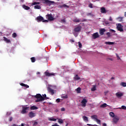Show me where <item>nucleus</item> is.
I'll return each mask as SVG.
<instances>
[{"mask_svg": "<svg viewBox=\"0 0 126 126\" xmlns=\"http://www.w3.org/2000/svg\"><path fill=\"white\" fill-rule=\"evenodd\" d=\"M34 97L37 98L35 102H42V101H44V100H45V98H44V97L40 94H38L35 95Z\"/></svg>", "mask_w": 126, "mask_h": 126, "instance_id": "obj_1", "label": "nucleus"}, {"mask_svg": "<svg viewBox=\"0 0 126 126\" xmlns=\"http://www.w3.org/2000/svg\"><path fill=\"white\" fill-rule=\"evenodd\" d=\"M92 119L95 120L98 125H101V120L98 119L97 115H93L91 116Z\"/></svg>", "mask_w": 126, "mask_h": 126, "instance_id": "obj_2", "label": "nucleus"}, {"mask_svg": "<svg viewBox=\"0 0 126 126\" xmlns=\"http://www.w3.org/2000/svg\"><path fill=\"white\" fill-rule=\"evenodd\" d=\"M45 75L50 77V76H56V74L55 73H49L48 71L44 72Z\"/></svg>", "mask_w": 126, "mask_h": 126, "instance_id": "obj_3", "label": "nucleus"}, {"mask_svg": "<svg viewBox=\"0 0 126 126\" xmlns=\"http://www.w3.org/2000/svg\"><path fill=\"white\" fill-rule=\"evenodd\" d=\"M123 25L121 24H118L117 26V29L118 31H120V32H123L124 29H123Z\"/></svg>", "mask_w": 126, "mask_h": 126, "instance_id": "obj_4", "label": "nucleus"}, {"mask_svg": "<svg viewBox=\"0 0 126 126\" xmlns=\"http://www.w3.org/2000/svg\"><path fill=\"white\" fill-rule=\"evenodd\" d=\"M82 29V27L80 26H77L76 27L74 28V32H80Z\"/></svg>", "mask_w": 126, "mask_h": 126, "instance_id": "obj_5", "label": "nucleus"}, {"mask_svg": "<svg viewBox=\"0 0 126 126\" xmlns=\"http://www.w3.org/2000/svg\"><path fill=\"white\" fill-rule=\"evenodd\" d=\"M81 103V106L83 108H85V107H86V103H87V100L85 98H84L83 100H82Z\"/></svg>", "mask_w": 126, "mask_h": 126, "instance_id": "obj_6", "label": "nucleus"}, {"mask_svg": "<svg viewBox=\"0 0 126 126\" xmlns=\"http://www.w3.org/2000/svg\"><path fill=\"white\" fill-rule=\"evenodd\" d=\"M30 109V107H23V110L22 111V114H26L27 113V110H29Z\"/></svg>", "mask_w": 126, "mask_h": 126, "instance_id": "obj_7", "label": "nucleus"}, {"mask_svg": "<svg viewBox=\"0 0 126 126\" xmlns=\"http://www.w3.org/2000/svg\"><path fill=\"white\" fill-rule=\"evenodd\" d=\"M47 18L49 21H53L55 20V18H54V17H53L51 14H48Z\"/></svg>", "mask_w": 126, "mask_h": 126, "instance_id": "obj_8", "label": "nucleus"}, {"mask_svg": "<svg viewBox=\"0 0 126 126\" xmlns=\"http://www.w3.org/2000/svg\"><path fill=\"white\" fill-rule=\"evenodd\" d=\"M93 39H97V38H99V35L98 32L94 33L92 35Z\"/></svg>", "mask_w": 126, "mask_h": 126, "instance_id": "obj_9", "label": "nucleus"}, {"mask_svg": "<svg viewBox=\"0 0 126 126\" xmlns=\"http://www.w3.org/2000/svg\"><path fill=\"white\" fill-rule=\"evenodd\" d=\"M36 20L37 22H41V21H43V20H44V18L41 16H39L36 17Z\"/></svg>", "mask_w": 126, "mask_h": 126, "instance_id": "obj_10", "label": "nucleus"}, {"mask_svg": "<svg viewBox=\"0 0 126 126\" xmlns=\"http://www.w3.org/2000/svg\"><path fill=\"white\" fill-rule=\"evenodd\" d=\"M48 91L49 93H51L52 95H54V94H55V90L50 87L48 88Z\"/></svg>", "mask_w": 126, "mask_h": 126, "instance_id": "obj_11", "label": "nucleus"}, {"mask_svg": "<svg viewBox=\"0 0 126 126\" xmlns=\"http://www.w3.org/2000/svg\"><path fill=\"white\" fill-rule=\"evenodd\" d=\"M36 116V114L33 112H31L29 113V117L32 119V118H34V117Z\"/></svg>", "mask_w": 126, "mask_h": 126, "instance_id": "obj_12", "label": "nucleus"}, {"mask_svg": "<svg viewBox=\"0 0 126 126\" xmlns=\"http://www.w3.org/2000/svg\"><path fill=\"white\" fill-rule=\"evenodd\" d=\"M104 32H106V30L105 29H100V30H99L100 35H103L104 34Z\"/></svg>", "mask_w": 126, "mask_h": 126, "instance_id": "obj_13", "label": "nucleus"}, {"mask_svg": "<svg viewBox=\"0 0 126 126\" xmlns=\"http://www.w3.org/2000/svg\"><path fill=\"white\" fill-rule=\"evenodd\" d=\"M100 12L101 13H106L107 11L106 10V8L104 7H102L100 8Z\"/></svg>", "mask_w": 126, "mask_h": 126, "instance_id": "obj_14", "label": "nucleus"}, {"mask_svg": "<svg viewBox=\"0 0 126 126\" xmlns=\"http://www.w3.org/2000/svg\"><path fill=\"white\" fill-rule=\"evenodd\" d=\"M116 95L117 97V98H120V97L124 96V94L122 93H116Z\"/></svg>", "mask_w": 126, "mask_h": 126, "instance_id": "obj_15", "label": "nucleus"}, {"mask_svg": "<svg viewBox=\"0 0 126 126\" xmlns=\"http://www.w3.org/2000/svg\"><path fill=\"white\" fill-rule=\"evenodd\" d=\"M119 120H120V119L119 118V117H114L113 119V123H114L115 124H117V123H118V122H119Z\"/></svg>", "mask_w": 126, "mask_h": 126, "instance_id": "obj_16", "label": "nucleus"}, {"mask_svg": "<svg viewBox=\"0 0 126 126\" xmlns=\"http://www.w3.org/2000/svg\"><path fill=\"white\" fill-rule=\"evenodd\" d=\"M58 7L59 8H63V7H68V6L65 4H63V5H59Z\"/></svg>", "mask_w": 126, "mask_h": 126, "instance_id": "obj_17", "label": "nucleus"}, {"mask_svg": "<svg viewBox=\"0 0 126 126\" xmlns=\"http://www.w3.org/2000/svg\"><path fill=\"white\" fill-rule=\"evenodd\" d=\"M30 110L31 111L34 110H38V107L35 105H33L30 107Z\"/></svg>", "mask_w": 126, "mask_h": 126, "instance_id": "obj_18", "label": "nucleus"}, {"mask_svg": "<svg viewBox=\"0 0 126 126\" xmlns=\"http://www.w3.org/2000/svg\"><path fill=\"white\" fill-rule=\"evenodd\" d=\"M119 22H123V19H124V17L119 16L116 19Z\"/></svg>", "mask_w": 126, "mask_h": 126, "instance_id": "obj_19", "label": "nucleus"}, {"mask_svg": "<svg viewBox=\"0 0 126 126\" xmlns=\"http://www.w3.org/2000/svg\"><path fill=\"white\" fill-rule=\"evenodd\" d=\"M3 41H5V42L7 43H11L10 40L7 39L6 37H3Z\"/></svg>", "mask_w": 126, "mask_h": 126, "instance_id": "obj_20", "label": "nucleus"}, {"mask_svg": "<svg viewBox=\"0 0 126 126\" xmlns=\"http://www.w3.org/2000/svg\"><path fill=\"white\" fill-rule=\"evenodd\" d=\"M23 7L26 10H29V9H30V7L26 6V5H23Z\"/></svg>", "mask_w": 126, "mask_h": 126, "instance_id": "obj_21", "label": "nucleus"}, {"mask_svg": "<svg viewBox=\"0 0 126 126\" xmlns=\"http://www.w3.org/2000/svg\"><path fill=\"white\" fill-rule=\"evenodd\" d=\"M73 22H75L76 23H78L79 22H80V21L81 22H83V21H80V20H79V19H75L74 20H73Z\"/></svg>", "mask_w": 126, "mask_h": 126, "instance_id": "obj_22", "label": "nucleus"}, {"mask_svg": "<svg viewBox=\"0 0 126 126\" xmlns=\"http://www.w3.org/2000/svg\"><path fill=\"white\" fill-rule=\"evenodd\" d=\"M74 80H79L80 79V78L78 76V74H76L74 77Z\"/></svg>", "mask_w": 126, "mask_h": 126, "instance_id": "obj_23", "label": "nucleus"}, {"mask_svg": "<svg viewBox=\"0 0 126 126\" xmlns=\"http://www.w3.org/2000/svg\"><path fill=\"white\" fill-rule=\"evenodd\" d=\"M34 8V9H41V6L39 5H35Z\"/></svg>", "mask_w": 126, "mask_h": 126, "instance_id": "obj_24", "label": "nucleus"}, {"mask_svg": "<svg viewBox=\"0 0 126 126\" xmlns=\"http://www.w3.org/2000/svg\"><path fill=\"white\" fill-rule=\"evenodd\" d=\"M20 85H21V86H23V87H26L27 88H29V86H28L25 84L22 83L20 84Z\"/></svg>", "mask_w": 126, "mask_h": 126, "instance_id": "obj_25", "label": "nucleus"}, {"mask_svg": "<svg viewBox=\"0 0 126 126\" xmlns=\"http://www.w3.org/2000/svg\"><path fill=\"white\" fill-rule=\"evenodd\" d=\"M57 120H58V123L59 124H63V119H59L58 118H57Z\"/></svg>", "mask_w": 126, "mask_h": 126, "instance_id": "obj_26", "label": "nucleus"}, {"mask_svg": "<svg viewBox=\"0 0 126 126\" xmlns=\"http://www.w3.org/2000/svg\"><path fill=\"white\" fill-rule=\"evenodd\" d=\"M83 120H84V121L85 122H88V117L85 116H84L83 117Z\"/></svg>", "mask_w": 126, "mask_h": 126, "instance_id": "obj_27", "label": "nucleus"}, {"mask_svg": "<svg viewBox=\"0 0 126 126\" xmlns=\"http://www.w3.org/2000/svg\"><path fill=\"white\" fill-rule=\"evenodd\" d=\"M121 86H123V87H126V82H121L120 83Z\"/></svg>", "mask_w": 126, "mask_h": 126, "instance_id": "obj_28", "label": "nucleus"}, {"mask_svg": "<svg viewBox=\"0 0 126 126\" xmlns=\"http://www.w3.org/2000/svg\"><path fill=\"white\" fill-rule=\"evenodd\" d=\"M107 106V103H103L100 105V108H106Z\"/></svg>", "mask_w": 126, "mask_h": 126, "instance_id": "obj_29", "label": "nucleus"}, {"mask_svg": "<svg viewBox=\"0 0 126 126\" xmlns=\"http://www.w3.org/2000/svg\"><path fill=\"white\" fill-rule=\"evenodd\" d=\"M31 60L32 63H35V62H36V59L35 58V57H32L31 58Z\"/></svg>", "mask_w": 126, "mask_h": 126, "instance_id": "obj_30", "label": "nucleus"}, {"mask_svg": "<svg viewBox=\"0 0 126 126\" xmlns=\"http://www.w3.org/2000/svg\"><path fill=\"white\" fill-rule=\"evenodd\" d=\"M105 44H106V45H114L115 44V43L113 42H106Z\"/></svg>", "mask_w": 126, "mask_h": 126, "instance_id": "obj_31", "label": "nucleus"}, {"mask_svg": "<svg viewBox=\"0 0 126 126\" xmlns=\"http://www.w3.org/2000/svg\"><path fill=\"white\" fill-rule=\"evenodd\" d=\"M12 37L13 38H16L17 37V34L16 32H14L12 34Z\"/></svg>", "mask_w": 126, "mask_h": 126, "instance_id": "obj_32", "label": "nucleus"}, {"mask_svg": "<svg viewBox=\"0 0 126 126\" xmlns=\"http://www.w3.org/2000/svg\"><path fill=\"white\" fill-rule=\"evenodd\" d=\"M48 120L51 122H56L57 119L55 118H49Z\"/></svg>", "mask_w": 126, "mask_h": 126, "instance_id": "obj_33", "label": "nucleus"}, {"mask_svg": "<svg viewBox=\"0 0 126 126\" xmlns=\"http://www.w3.org/2000/svg\"><path fill=\"white\" fill-rule=\"evenodd\" d=\"M76 91H77V93H81V88H78L77 89H76Z\"/></svg>", "mask_w": 126, "mask_h": 126, "instance_id": "obj_34", "label": "nucleus"}, {"mask_svg": "<svg viewBox=\"0 0 126 126\" xmlns=\"http://www.w3.org/2000/svg\"><path fill=\"white\" fill-rule=\"evenodd\" d=\"M96 91V85H94L93 88L91 89V91Z\"/></svg>", "mask_w": 126, "mask_h": 126, "instance_id": "obj_35", "label": "nucleus"}, {"mask_svg": "<svg viewBox=\"0 0 126 126\" xmlns=\"http://www.w3.org/2000/svg\"><path fill=\"white\" fill-rule=\"evenodd\" d=\"M118 109H120L122 110H126V106L125 105H122L121 107H119Z\"/></svg>", "mask_w": 126, "mask_h": 126, "instance_id": "obj_36", "label": "nucleus"}, {"mask_svg": "<svg viewBox=\"0 0 126 126\" xmlns=\"http://www.w3.org/2000/svg\"><path fill=\"white\" fill-rule=\"evenodd\" d=\"M109 115L110 117H112V118H114L115 117V114L113 112H110L109 113Z\"/></svg>", "mask_w": 126, "mask_h": 126, "instance_id": "obj_37", "label": "nucleus"}, {"mask_svg": "<svg viewBox=\"0 0 126 126\" xmlns=\"http://www.w3.org/2000/svg\"><path fill=\"white\" fill-rule=\"evenodd\" d=\"M36 4H40L39 2H34L32 3V5H36Z\"/></svg>", "mask_w": 126, "mask_h": 126, "instance_id": "obj_38", "label": "nucleus"}, {"mask_svg": "<svg viewBox=\"0 0 126 126\" xmlns=\"http://www.w3.org/2000/svg\"><path fill=\"white\" fill-rule=\"evenodd\" d=\"M68 96H67V94H66L65 95H63L62 96V98H63V99H67V98H68Z\"/></svg>", "mask_w": 126, "mask_h": 126, "instance_id": "obj_39", "label": "nucleus"}, {"mask_svg": "<svg viewBox=\"0 0 126 126\" xmlns=\"http://www.w3.org/2000/svg\"><path fill=\"white\" fill-rule=\"evenodd\" d=\"M78 46H79V48H82V44H81V42H78Z\"/></svg>", "mask_w": 126, "mask_h": 126, "instance_id": "obj_40", "label": "nucleus"}, {"mask_svg": "<svg viewBox=\"0 0 126 126\" xmlns=\"http://www.w3.org/2000/svg\"><path fill=\"white\" fill-rule=\"evenodd\" d=\"M89 7H90V8H93V4L91 3L89 5Z\"/></svg>", "mask_w": 126, "mask_h": 126, "instance_id": "obj_41", "label": "nucleus"}, {"mask_svg": "<svg viewBox=\"0 0 126 126\" xmlns=\"http://www.w3.org/2000/svg\"><path fill=\"white\" fill-rule=\"evenodd\" d=\"M106 35L108 37H110L111 36V33L108 32L106 33Z\"/></svg>", "mask_w": 126, "mask_h": 126, "instance_id": "obj_42", "label": "nucleus"}, {"mask_svg": "<svg viewBox=\"0 0 126 126\" xmlns=\"http://www.w3.org/2000/svg\"><path fill=\"white\" fill-rule=\"evenodd\" d=\"M116 56L117 58V60H121V58H120V57L119 56V55H118V54H116Z\"/></svg>", "mask_w": 126, "mask_h": 126, "instance_id": "obj_43", "label": "nucleus"}, {"mask_svg": "<svg viewBox=\"0 0 126 126\" xmlns=\"http://www.w3.org/2000/svg\"><path fill=\"white\" fill-rule=\"evenodd\" d=\"M12 120H13V118L12 117H11L9 119V122H12Z\"/></svg>", "mask_w": 126, "mask_h": 126, "instance_id": "obj_44", "label": "nucleus"}, {"mask_svg": "<svg viewBox=\"0 0 126 126\" xmlns=\"http://www.w3.org/2000/svg\"><path fill=\"white\" fill-rule=\"evenodd\" d=\"M56 102H57V103H60V102H61V99H60V98H57V99H56Z\"/></svg>", "mask_w": 126, "mask_h": 126, "instance_id": "obj_45", "label": "nucleus"}, {"mask_svg": "<svg viewBox=\"0 0 126 126\" xmlns=\"http://www.w3.org/2000/svg\"><path fill=\"white\" fill-rule=\"evenodd\" d=\"M110 32H113V33H116V31L112 30V29H110Z\"/></svg>", "mask_w": 126, "mask_h": 126, "instance_id": "obj_46", "label": "nucleus"}, {"mask_svg": "<svg viewBox=\"0 0 126 126\" xmlns=\"http://www.w3.org/2000/svg\"><path fill=\"white\" fill-rule=\"evenodd\" d=\"M38 125V122H34L33 124V126H37Z\"/></svg>", "mask_w": 126, "mask_h": 126, "instance_id": "obj_47", "label": "nucleus"}, {"mask_svg": "<svg viewBox=\"0 0 126 126\" xmlns=\"http://www.w3.org/2000/svg\"><path fill=\"white\" fill-rule=\"evenodd\" d=\"M87 16H90L92 15V13H88L87 14Z\"/></svg>", "mask_w": 126, "mask_h": 126, "instance_id": "obj_48", "label": "nucleus"}, {"mask_svg": "<svg viewBox=\"0 0 126 126\" xmlns=\"http://www.w3.org/2000/svg\"><path fill=\"white\" fill-rule=\"evenodd\" d=\"M61 111H62V112H64V111H65V108H62L61 109Z\"/></svg>", "mask_w": 126, "mask_h": 126, "instance_id": "obj_49", "label": "nucleus"}, {"mask_svg": "<svg viewBox=\"0 0 126 126\" xmlns=\"http://www.w3.org/2000/svg\"><path fill=\"white\" fill-rule=\"evenodd\" d=\"M69 41L70 42V43H74V40L73 39H70Z\"/></svg>", "mask_w": 126, "mask_h": 126, "instance_id": "obj_50", "label": "nucleus"}, {"mask_svg": "<svg viewBox=\"0 0 126 126\" xmlns=\"http://www.w3.org/2000/svg\"><path fill=\"white\" fill-rule=\"evenodd\" d=\"M42 22H46L47 23V22H49V21H48L47 20H44V19H43Z\"/></svg>", "mask_w": 126, "mask_h": 126, "instance_id": "obj_51", "label": "nucleus"}, {"mask_svg": "<svg viewBox=\"0 0 126 126\" xmlns=\"http://www.w3.org/2000/svg\"><path fill=\"white\" fill-rule=\"evenodd\" d=\"M43 96L44 99H45V98H47V95H46V94H43Z\"/></svg>", "mask_w": 126, "mask_h": 126, "instance_id": "obj_52", "label": "nucleus"}, {"mask_svg": "<svg viewBox=\"0 0 126 126\" xmlns=\"http://www.w3.org/2000/svg\"><path fill=\"white\" fill-rule=\"evenodd\" d=\"M62 22H63V23H65V19H62L61 20Z\"/></svg>", "mask_w": 126, "mask_h": 126, "instance_id": "obj_53", "label": "nucleus"}, {"mask_svg": "<svg viewBox=\"0 0 126 126\" xmlns=\"http://www.w3.org/2000/svg\"><path fill=\"white\" fill-rule=\"evenodd\" d=\"M109 21H113V19L112 18V17H109Z\"/></svg>", "mask_w": 126, "mask_h": 126, "instance_id": "obj_54", "label": "nucleus"}, {"mask_svg": "<svg viewBox=\"0 0 126 126\" xmlns=\"http://www.w3.org/2000/svg\"><path fill=\"white\" fill-rule=\"evenodd\" d=\"M105 24H106V25H108V24H109V23L108 22V21H106L105 22Z\"/></svg>", "mask_w": 126, "mask_h": 126, "instance_id": "obj_55", "label": "nucleus"}, {"mask_svg": "<svg viewBox=\"0 0 126 126\" xmlns=\"http://www.w3.org/2000/svg\"><path fill=\"white\" fill-rule=\"evenodd\" d=\"M7 115H8V116H10V115H11V112L7 113Z\"/></svg>", "mask_w": 126, "mask_h": 126, "instance_id": "obj_56", "label": "nucleus"}, {"mask_svg": "<svg viewBox=\"0 0 126 126\" xmlns=\"http://www.w3.org/2000/svg\"><path fill=\"white\" fill-rule=\"evenodd\" d=\"M102 126H107V124L106 123H103Z\"/></svg>", "mask_w": 126, "mask_h": 126, "instance_id": "obj_57", "label": "nucleus"}, {"mask_svg": "<svg viewBox=\"0 0 126 126\" xmlns=\"http://www.w3.org/2000/svg\"><path fill=\"white\" fill-rule=\"evenodd\" d=\"M19 126H24V124L23 123H22L21 125H19Z\"/></svg>", "mask_w": 126, "mask_h": 126, "instance_id": "obj_58", "label": "nucleus"}, {"mask_svg": "<svg viewBox=\"0 0 126 126\" xmlns=\"http://www.w3.org/2000/svg\"><path fill=\"white\" fill-rule=\"evenodd\" d=\"M87 126H92L93 125H91V124H87Z\"/></svg>", "mask_w": 126, "mask_h": 126, "instance_id": "obj_59", "label": "nucleus"}, {"mask_svg": "<svg viewBox=\"0 0 126 126\" xmlns=\"http://www.w3.org/2000/svg\"><path fill=\"white\" fill-rule=\"evenodd\" d=\"M124 16H125V17H126V12H125L124 13Z\"/></svg>", "mask_w": 126, "mask_h": 126, "instance_id": "obj_60", "label": "nucleus"}, {"mask_svg": "<svg viewBox=\"0 0 126 126\" xmlns=\"http://www.w3.org/2000/svg\"><path fill=\"white\" fill-rule=\"evenodd\" d=\"M111 80L115 79V77H112L111 78Z\"/></svg>", "mask_w": 126, "mask_h": 126, "instance_id": "obj_61", "label": "nucleus"}, {"mask_svg": "<svg viewBox=\"0 0 126 126\" xmlns=\"http://www.w3.org/2000/svg\"><path fill=\"white\" fill-rule=\"evenodd\" d=\"M11 126H17V125H16V124H13V125H12Z\"/></svg>", "mask_w": 126, "mask_h": 126, "instance_id": "obj_62", "label": "nucleus"}, {"mask_svg": "<svg viewBox=\"0 0 126 126\" xmlns=\"http://www.w3.org/2000/svg\"><path fill=\"white\" fill-rule=\"evenodd\" d=\"M36 74H40V72H37L36 73Z\"/></svg>", "mask_w": 126, "mask_h": 126, "instance_id": "obj_63", "label": "nucleus"}, {"mask_svg": "<svg viewBox=\"0 0 126 126\" xmlns=\"http://www.w3.org/2000/svg\"><path fill=\"white\" fill-rule=\"evenodd\" d=\"M58 0V1H59L60 0Z\"/></svg>", "mask_w": 126, "mask_h": 126, "instance_id": "obj_64", "label": "nucleus"}]
</instances>
